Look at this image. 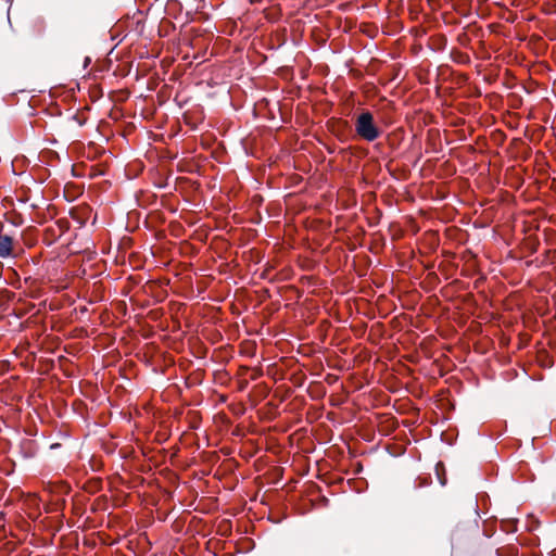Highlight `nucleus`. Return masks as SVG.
<instances>
[{"label":"nucleus","mask_w":556,"mask_h":556,"mask_svg":"<svg viewBox=\"0 0 556 556\" xmlns=\"http://www.w3.org/2000/svg\"><path fill=\"white\" fill-rule=\"evenodd\" d=\"M356 134L366 141H375L380 137V130L374 122V116L370 112H362L355 121Z\"/></svg>","instance_id":"nucleus-1"},{"label":"nucleus","mask_w":556,"mask_h":556,"mask_svg":"<svg viewBox=\"0 0 556 556\" xmlns=\"http://www.w3.org/2000/svg\"><path fill=\"white\" fill-rule=\"evenodd\" d=\"M13 239L10 236H0V257L7 258L12 255Z\"/></svg>","instance_id":"nucleus-2"}]
</instances>
